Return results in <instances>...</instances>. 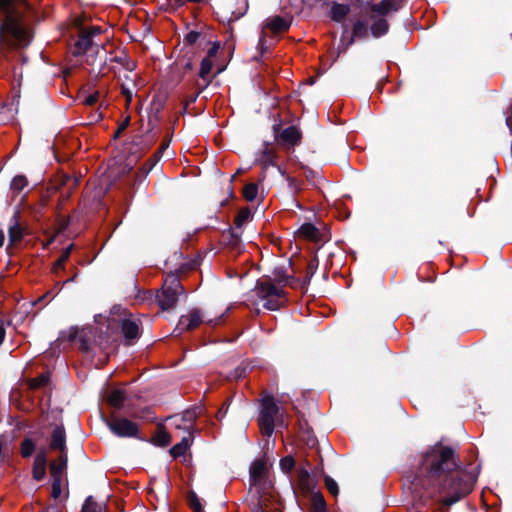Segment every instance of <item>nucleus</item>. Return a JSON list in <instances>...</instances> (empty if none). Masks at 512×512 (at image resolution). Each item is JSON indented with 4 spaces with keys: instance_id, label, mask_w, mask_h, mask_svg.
I'll return each mask as SVG.
<instances>
[{
    "instance_id": "nucleus-58",
    "label": "nucleus",
    "mask_w": 512,
    "mask_h": 512,
    "mask_svg": "<svg viewBox=\"0 0 512 512\" xmlns=\"http://www.w3.org/2000/svg\"><path fill=\"white\" fill-rule=\"evenodd\" d=\"M53 293V290L51 291H48L46 294H44L43 296H41L40 298H38L37 302L38 303H41L43 302L48 296L52 295Z\"/></svg>"
},
{
    "instance_id": "nucleus-37",
    "label": "nucleus",
    "mask_w": 512,
    "mask_h": 512,
    "mask_svg": "<svg viewBox=\"0 0 512 512\" xmlns=\"http://www.w3.org/2000/svg\"><path fill=\"white\" fill-rule=\"evenodd\" d=\"M201 412H202L201 407H193V408L187 409L183 412L182 420H183V422L189 424L188 427H191L193 422L197 419V417L200 415Z\"/></svg>"
},
{
    "instance_id": "nucleus-60",
    "label": "nucleus",
    "mask_w": 512,
    "mask_h": 512,
    "mask_svg": "<svg viewBox=\"0 0 512 512\" xmlns=\"http://www.w3.org/2000/svg\"><path fill=\"white\" fill-rule=\"evenodd\" d=\"M69 222H70V219H69V218H67V219L63 222V224L61 225V230H65V229L68 227Z\"/></svg>"
},
{
    "instance_id": "nucleus-19",
    "label": "nucleus",
    "mask_w": 512,
    "mask_h": 512,
    "mask_svg": "<svg viewBox=\"0 0 512 512\" xmlns=\"http://www.w3.org/2000/svg\"><path fill=\"white\" fill-rule=\"evenodd\" d=\"M27 384H28L29 389H31V390L50 388L51 372L45 371L35 378L28 379Z\"/></svg>"
},
{
    "instance_id": "nucleus-45",
    "label": "nucleus",
    "mask_w": 512,
    "mask_h": 512,
    "mask_svg": "<svg viewBox=\"0 0 512 512\" xmlns=\"http://www.w3.org/2000/svg\"><path fill=\"white\" fill-rule=\"evenodd\" d=\"M325 485H326V488L327 490L333 495V496H337L338 493H339V488H338V485L337 483L335 482L334 479H332L331 477L329 476H326L325 477Z\"/></svg>"
},
{
    "instance_id": "nucleus-57",
    "label": "nucleus",
    "mask_w": 512,
    "mask_h": 512,
    "mask_svg": "<svg viewBox=\"0 0 512 512\" xmlns=\"http://www.w3.org/2000/svg\"><path fill=\"white\" fill-rule=\"evenodd\" d=\"M5 336H6V330L4 327V322L2 320H0V346L4 342Z\"/></svg>"
},
{
    "instance_id": "nucleus-10",
    "label": "nucleus",
    "mask_w": 512,
    "mask_h": 512,
    "mask_svg": "<svg viewBox=\"0 0 512 512\" xmlns=\"http://www.w3.org/2000/svg\"><path fill=\"white\" fill-rule=\"evenodd\" d=\"M95 41L93 38L87 34V32H83L81 29L79 30L78 38L74 43L72 49V55L74 57H78L84 54H88L90 49L96 50Z\"/></svg>"
},
{
    "instance_id": "nucleus-11",
    "label": "nucleus",
    "mask_w": 512,
    "mask_h": 512,
    "mask_svg": "<svg viewBox=\"0 0 512 512\" xmlns=\"http://www.w3.org/2000/svg\"><path fill=\"white\" fill-rule=\"evenodd\" d=\"M49 447L51 450L59 451L60 454H68L66 431L63 425H57L52 430Z\"/></svg>"
},
{
    "instance_id": "nucleus-6",
    "label": "nucleus",
    "mask_w": 512,
    "mask_h": 512,
    "mask_svg": "<svg viewBox=\"0 0 512 512\" xmlns=\"http://www.w3.org/2000/svg\"><path fill=\"white\" fill-rule=\"evenodd\" d=\"M157 139V134L153 132L151 129L148 130L145 134H135L131 141H129L126 145V151L128 154L127 157V166L129 170L132 169L133 165L136 164L141 157L150 150V148L154 145Z\"/></svg>"
},
{
    "instance_id": "nucleus-55",
    "label": "nucleus",
    "mask_w": 512,
    "mask_h": 512,
    "mask_svg": "<svg viewBox=\"0 0 512 512\" xmlns=\"http://www.w3.org/2000/svg\"><path fill=\"white\" fill-rule=\"evenodd\" d=\"M169 145H170L169 138H166L161 142L159 148L156 150V151H161V157L163 156L164 151L169 147Z\"/></svg>"
},
{
    "instance_id": "nucleus-50",
    "label": "nucleus",
    "mask_w": 512,
    "mask_h": 512,
    "mask_svg": "<svg viewBox=\"0 0 512 512\" xmlns=\"http://www.w3.org/2000/svg\"><path fill=\"white\" fill-rule=\"evenodd\" d=\"M220 47H221V42L220 41H214L212 43V46L208 49L207 55L205 56V58H208V59L212 60L217 55Z\"/></svg>"
},
{
    "instance_id": "nucleus-14",
    "label": "nucleus",
    "mask_w": 512,
    "mask_h": 512,
    "mask_svg": "<svg viewBox=\"0 0 512 512\" xmlns=\"http://www.w3.org/2000/svg\"><path fill=\"white\" fill-rule=\"evenodd\" d=\"M68 467V454H59L58 458L51 461L49 464V471L52 480H63V476L67 472Z\"/></svg>"
},
{
    "instance_id": "nucleus-26",
    "label": "nucleus",
    "mask_w": 512,
    "mask_h": 512,
    "mask_svg": "<svg viewBox=\"0 0 512 512\" xmlns=\"http://www.w3.org/2000/svg\"><path fill=\"white\" fill-rule=\"evenodd\" d=\"M350 11V7L346 4L333 3L331 9L332 19L336 22L343 21Z\"/></svg>"
},
{
    "instance_id": "nucleus-54",
    "label": "nucleus",
    "mask_w": 512,
    "mask_h": 512,
    "mask_svg": "<svg viewBox=\"0 0 512 512\" xmlns=\"http://www.w3.org/2000/svg\"><path fill=\"white\" fill-rule=\"evenodd\" d=\"M39 512H61V509L58 506V504H51V505L43 508Z\"/></svg>"
},
{
    "instance_id": "nucleus-7",
    "label": "nucleus",
    "mask_w": 512,
    "mask_h": 512,
    "mask_svg": "<svg viewBox=\"0 0 512 512\" xmlns=\"http://www.w3.org/2000/svg\"><path fill=\"white\" fill-rule=\"evenodd\" d=\"M103 421L117 437L144 440V438L139 436L138 424L128 418L112 415L110 417H103Z\"/></svg>"
},
{
    "instance_id": "nucleus-20",
    "label": "nucleus",
    "mask_w": 512,
    "mask_h": 512,
    "mask_svg": "<svg viewBox=\"0 0 512 512\" xmlns=\"http://www.w3.org/2000/svg\"><path fill=\"white\" fill-rule=\"evenodd\" d=\"M126 393L121 389H114L107 397V403L115 410H121L126 402Z\"/></svg>"
},
{
    "instance_id": "nucleus-44",
    "label": "nucleus",
    "mask_w": 512,
    "mask_h": 512,
    "mask_svg": "<svg viewBox=\"0 0 512 512\" xmlns=\"http://www.w3.org/2000/svg\"><path fill=\"white\" fill-rule=\"evenodd\" d=\"M295 465V461L291 456H286L281 459L280 467L284 472H290Z\"/></svg>"
},
{
    "instance_id": "nucleus-56",
    "label": "nucleus",
    "mask_w": 512,
    "mask_h": 512,
    "mask_svg": "<svg viewBox=\"0 0 512 512\" xmlns=\"http://www.w3.org/2000/svg\"><path fill=\"white\" fill-rule=\"evenodd\" d=\"M121 93L125 96L127 102H131L132 92L124 85H122V87H121Z\"/></svg>"
},
{
    "instance_id": "nucleus-32",
    "label": "nucleus",
    "mask_w": 512,
    "mask_h": 512,
    "mask_svg": "<svg viewBox=\"0 0 512 512\" xmlns=\"http://www.w3.org/2000/svg\"><path fill=\"white\" fill-rule=\"evenodd\" d=\"M36 450V444L31 438H25L20 445V454L23 458H29Z\"/></svg>"
},
{
    "instance_id": "nucleus-12",
    "label": "nucleus",
    "mask_w": 512,
    "mask_h": 512,
    "mask_svg": "<svg viewBox=\"0 0 512 512\" xmlns=\"http://www.w3.org/2000/svg\"><path fill=\"white\" fill-rule=\"evenodd\" d=\"M24 237V229L20 224V213L16 211L13 216L10 218L9 228H8V239L9 245L7 249H9L12 245L17 244L22 241Z\"/></svg>"
},
{
    "instance_id": "nucleus-1",
    "label": "nucleus",
    "mask_w": 512,
    "mask_h": 512,
    "mask_svg": "<svg viewBox=\"0 0 512 512\" xmlns=\"http://www.w3.org/2000/svg\"><path fill=\"white\" fill-rule=\"evenodd\" d=\"M412 484L415 489H424L429 498L445 493L447 496L442 500L445 506L458 502L473 489V481L459 469L454 451L441 444L431 447L422 455Z\"/></svg>"
},
{
    "instance_id": "nucleus-63",
    "label": "nucleus",
    "mask_w": 512,
    "mask_h": 512,
    "mask_svg": "<svg viewBox=\"0 0 512 512\" xmlns=\"http://www.w3.org/2000/svg\"><path fill=\"white\" fill-rule=\"evenodd\" d=\"M222 71H224V67H223V66H222V67L218 66V67H217V71H216V73H215V76H216L217 74H220Z\"/></svg>"
},
{
    "instance_id": "nucleus-36",
    "label": "nucleus",
    "mask_w": 512,
    "mask_h": 512,
    "mask_svg": "<svg viewBox=\"0 0 512 512\" xmlns=\"http://www.w3.org/2000/svg\"><path fill=\"white\" fill-rule=\"evenodd\" d=\"M388 31V23L385 19L376 20L371 26V33L374 37H380Z\"/></svg>"
},
{
    "instance_id": "nucleus-17",
    "label": "nucleus",
    "mask_w": 512,
    "mask_h": 512,
    "mask_svg": "<svg viewBox=\"0 0 512 512\" xmlns=\"http://www.w3.org/2000/svg\"><path fill=\"white\" fill-rule=\"evenodd\" d=\"M243 252V245L239 234L231 232L229 237L226 236V259L231 256L235 259Z\"/></svg>"
},
{
    "instance_id": "nucleus-42",
    "label": "nucleus",
    "mask_w": 512,
    "mask_h": 512,
    "mask_svg": "<svg viewBox=\"0 0 512 512\" xmlns=\"http://www.w3.org/2000/svg\"><path fill=\"white\" fill-rule=\"evenodd\" d=\"M312 512H325V501L321 494H315L313 496Z\"/></svg>"
},
{
    "instance_id": "nucleus-31",
    "label": "nucleus",
    "mask_w": 512,
    "mask_h": 512,
    "mask_svg": "<svg viewBox=\"0 0 512 512\" xmlns=\"http://www.w3.org/2000/svg\"><path fill=\"white\" fill-rule=\"evenodd\" d=\"M213 67H214L213 60L204 57L200 64V70L198 73L199 77L202 80L207 81L210 77Z\"/></svg>"
},
{
    "instance_id": "nucleus-29",
    "label": "nucleus",
    "mask_w": 512,
    "mask_h": 512,
    "mask_svg": "<svg viewBox=\"0 0 512 512\" xmlns=\"http://www.w3.org/2000/svg\"><path fill=\"white\" fill-rule=\"evenodd\" d=\"M111 61L122 65L124 69L130 72L134 71L137 67L136 62L132 61L125 51L122 52V55L113 57Z\"/></svg>"
},
{
    "instance_id": "nucleus-35",
    "label": "nucleus",
    "mask_w": 512,
    "mask_h": 512,
    "mask_svg": "<svg viewBox=\"0 0 512 512\" xmlns=\"http://www.w3.org/2000/svg\"><path fill=\"white\" fill-rule=\"evenodd\" d=\"M353 38H366L368 36V26L365 21L357 20L353 25Z\"/></svg>"
},
{
    "instance_id": "nucleus-27",
    "label": "nucleus",
    "mask_w": 512,
    "mask_h": 512,
    "mask_svg": "<svg viewBox=\"0 0 512 512\" xmlns=\"http://www.w3.org/2000/svg\"><path fill=\"white\" fill-rule=\"evenodd\" d=\"M73 248H74V244H70L68 247H66L63 250L60 258L53 265L52 272L54 274L57 275L59 270H63L64 269L65 263L68 261Z\"/></svg>"
},
{
    "instance_id": "nucleus-30",
    "label": "nucleus",
    "mask_w": 512,
    "mask_h": 512,
    "mask_svg": "<svg viewBox=\"0 0 512 512\" xmlns=\"http://www.w3.org/2000/svg\"><path fill=\"white\" fill-rule=\"evenodd\" d=\"M187 504L193 512H205L200 498L193 490L187 494Z\"/></svg>"
},
{
    "instance_id": "nucleus-16",
    "label": "nucleus",
    "mask_w": 512,
    "mask_h": 512,
    "mask_svg": "<svg viewBox=\"0 0 512 512\" xmlns=\"http://www.w3.org/2000/svg\"><path fill=\"white\" fill-rule=\"evenodd\" d=\"M47 455L45 450L39 451L33 462L32 477L36 481H42L46 475Z\"/></svg>"
},
{
    "instance_id": "nucleus-13",
    "label": "nucleus",
    "mask_w": 512,
    "mask_h": 512,
    "mask_svg": "<svg viewBox=\"0 0 512 512\" xmlns=\"http://www.w3.org/2000/svg\"><path fill=\"white\" fill-rule=\"evenodd\" d=\"M120 328L128 345H131L140 337L139 325L135 320L122 319L120 322Z\"/></svg>"
},
{
    "instance_id": "nucleus-39",
    "label": "nucleus",
    "mask_w": 512,
    "mask_h": 512,
    "mask_svg": "<svg viewBox=\"0 0 512 512\" xmlns=\"http://www.w3.org/2000/svg\"><path fill=\"white\" fill-rule=\"evenodd\" d=\"M243 197L247 201H253L256 199L258 194V187L255 183H248L242 189Z\"/></svg>"
},
{
    "instance_id": "nucleus-62",
    "label": "nucleus",
    "mask_w": 512,
    "mask_h": 512,
    "mask_svg": "<svg viewBox=\"0 0 512 512\" xmlns=\"http://www.w3.org/2000/svg\"><path fill=\"white\" fill-rule=\"evenodd\" d=\"M76 277H77V272L73 276H70L69 279L65 280L64 283L73 282V281H75Z\"/></svg>"
},
{
    "instance_id": "nucleus-5",
    "label": "nucleus",
    "mask_w": 512,
    "mask_h": 512,
    "mask_svg": "<svg viewBox=\"0 0 512 512\" xmlns=\"http://www.w3.org/2000/svg\"><path fill=\"white\" fill-rule=\"evenodd\" d=\"M252 293L268 310H278L286 303L283 290L269 279H260Z\"/></svg>"
},
{
    "instance_id": "nucleus-24",
    "label": "nucleus",
    "mask_w": 512,
    "mask_h": 512,
    "mask_svg": "<svg viewBox=\"0 0 512 512\" xmlns=\"http://www.w3.org/2000/svg\"><path fill=\"white\" fill-rule=\"evenodd\" d=\"M80 512H108L106 503H98L93 496H88Z\"/></svg>"
},
{
    "instance_id": "nucleus-41",
    "label": "nucleus",
    "mask_w": 512,
    "mask_h": 512,
    "mask_svg": "<svg viewBox=\"0 0 512 512\" xmlns=\"http://www.w3.org/2000/svg\"><path fill=\"white\" fill-rule=\"evenodd\" d=\"M393 3L390 0H383L371 6V10L380 15L387 14L392 9Z\"/></svg>"
},
{
    "instance_id": "nucleus-2",
    "label": "nucleus",
    "mask_w": 512,
    "mask_h": 512,
    "mask_svg": "<svg viewBox=\"0 0 512 512\" xmlns=\"http://www.w3.org/2000/svg\"><path fill=\"white\" fill-rule=\"evenodd\" d=\"M270 464L265 457L256 459L250 466L251 489L257 494L255 512H282V503L269 478Z\"/></svg>"
},
{
    "instance_id": "nucleus-53",
    "label": "nucleus",
    "mask_w": 512,
    "mask_h": 512,
    "mask_svg": "<svg viewBox=\"0 0 512 512\" xmlns=\"http://www.w3.org/2000/svg\"><path fill=\"white\" fill-rule=\"evenodd\" d=\"M98 98H99V92H95L93 94H90L89 96H87L85 98L84 104L88 105V106H93V105H95L97 103Z\"/></svg>"
},
{
    "instance_id": "nucleus-46",
    "label": "nucleus",
    "mask_w": 512,
    "mask_h": 512,
    "mask_svg": "<svg viewBox=\"0 0 512 512\" xmlns=\"http://www.w3.org/2000/svg\"><path fill=\"white\" fill-rule=\"evenodd\" d=\"M200 36H201V33L197 32V31H190L184 37V40H183L184 44L185 45H194Z\"/></svg>"
},
{
    "instance_id": "nucleus-9",
    "label": "nucleus",
    "mask_w": 512,
    "mask_h": 512,
    "mask_svg": "<svg viewBox=\"0 0 512 512\" xmlns=\"http://www.w3.org/2000/svg\"><path fill=\"white\" fill-rule=\"evenodd\" d=\"M202 323V315L198 309L191 310L187 315H182L178 321L174 332L178 335L185 331H192Z\"/></svg>"
},
{
    "instance_id": "nucleus-15",
    "label": "nucleus",
    "mask_w": 512,
    "mask_h": 512,
    "mask_svg": "<svg viewBox=\"0 0 512 512\" xmlns=\"http://www.w3.org/2000/svg\"><path fill=\"white\" fill-rule=\"evenodd\" d=\"M70 342H78L79 349L84 353H89L91 351V338L87 332L84 330H78L77 328H71L69 331Z\"/></svg>"
},
{
    "instance_id": "nucleus-52",
    "label": "nucleus",
    "mask_w": 512,
    "mask_h": 512,
    "mask_svg": "<svg viewBox=\"0 0 512 512\" xmlns=\"http://www.w3.org/2000/svg\"><path fill=\"white\" fill-rule=\"evenodd\" d=\"M207 4L214 10L215 14H219V11L224 7V0H207Z\"/></svg>"
},
{
    "instance_id": "nucleus-59",
    "label": "nucleus",
    "mask_w": 512,
    "mask_h": 512,
    "mask_svg": "<svg viewBox=\"0 0 512 512\" xmlns=\"http://www.w3.org/2000/svg\"><path fill=\"white\" fill-rule=\"evenodd\" d=\"M4 241H5V234H4V232L1 230V231H0V247H2V246H3Z\"/></svg>"
},
{
    "instance_id": "nucleus-21",
    "label": "nucleus",
    "mask_w": 512,
    "mask_h": 512,
    "mask_svg": "<svg viewBox=\"0 0 512 512\" xmlns=\"http://www.w3.org/2000/svg\"><path fill=\"white\" fill-rule=\"evenodd\" d=\"M264 28L271 30L273 33H279L286 31L289 28V23L280 16H273L265 21Z\"/></svg>"
},
{
    "instance_id": "nucleus-3",
    "label": "nucleus",
    "mask_w": 512,
    "mask_h": 512,
    "mask_svg": "<svg viewBox=\"0 0 512 512\" xmlns=\"http://www.w3.org/2000/svg\"><path fill=\"white\" fill-rule=\"evenodd\" d=\"M15 2L29 6L26 0H0V13L4 15V19L0 21V44L7 41L5 34H9L19 45L26 46L31 41L32 32Z\"/></svg>"
},
{
    "instance_id": "nucleus-33",
    "label": "nucleus",
    "mask_w": 512,
    "mask_h": 512,
    "mask_svg": "<svg viewBox=\"0 0 512 512\" xmlns=\"http://www.w3.org/2000/svg\"><path fill=\"white\" fill-rule=\"evenodd\" d=\"M129 415L135 419H142L145 421H153L155 419L154 412L150 407H144L140 410L129 412Z\"/></svg>"
},
{
    "instance_id": "nucleus-4",
    "label": "nucleus",
    "mask_w": 512,
    "mask_h": 512,
    "mask_svg": "<svg viewBox=\"0 0 512 512\" xmlns=\"http://www.w3.org/2000/svg\"><path fill=\"white\" fill-rule=\"evenodd\" d=\"M191 268V265L185 263L166 275L162 287L156 291L155 296L156 303L161 310H171L176 306L179 296L185 292L180 277Z\"/></svg>"
},
{
    "instance_id": "nucleus-40",
    "label": "nucleus",
    "mask_w": 512,
    "mask_h": 512,
    "mask_svg": "<svg viewBox=\"0 0 512 512\" xmlns=\"http://www.w3.org/2000/svg\"><path fill=\"white\" fill-rule=\"evenodd\" d=\"M161 158V151H155L154 154L144 163L142 167L143 174L147 175Z\"/></svg>"
},
{
    "instance_id": "nucleus-43",
    "label": "nucleus",
    "mask_w": 512,
    "mask_h": 512,
    "mask_svg": "<svg viewBox=\"0 0 512 512\" xmlns=\"http://www.w3.org/2000/svg\"><path fill=\"white\" fill-rule=\"evenodd\" d=\"M95 46L97 47L96 50L94 49H90V51L88 52V54H85L87 56V63L88 64H94L99 52H100V49H105V44H99V43H95Z\"/></svg>"
},
{
    "instance_id": "nucleus-23",
    "label": "nucleus",
    "mask_w": 512,
    "mask_h": 512,
    "mask_svg": "<svg viewBox=\"0 0 512 512\" xmlns=\"http://www.w3.org/2000/svg\"><path fill=\"white\" fill-rule=\"evenodd\" d=\"M171 435L166 431L165 427L160 424L157 427L156 433L151 442L155 446L167 447L171 443Z\"/></svg>"
},
{
    "instance_id": "nucleus-25",
    "label": "nucleus",
    "mask_w": 512,
    "mask_h": 512,
    "mask_svg": "<svg viewBox=\"0 0 512 512\" xmlns=\"http://www.w3.org/2000/svg\"><path fill=\"white\" fill-rule=\"evenodd\" d=\"M298 234L300 237L314 242L319 241L320 237L319 230L310 223L303 224L298 230Z\"/></svg>"
},
{
    "instance_id": "nucleus-48",
    "label": "nucleus",
    "mask_w": 512,
    "mask_h": 512,
    "mask_svg": "<svg viewBox=\"0 0 512 512\" xmlns=\"http://www.w3.org/2000/svg\"><path fill=\"white\" fill-rule=\"evenodd\" d=\"M187 2H194V3H206L207 0H170V6L172 9H179L180 7L184 6Z\"/></svg>"
},
{
    "instance_id": "nucleus-22",
    "label": "nucleus",
    "mask_w": 512,
    "mask_h": 512,
    "mask_svg": "<svg viewBox=\"0 0 512 512\" xmlns=\"http://www.w3.org/2000/svg\"><path fill=\"white\" fill-rule=\"evenodd\" d=\"M70 185L69 190L67 192H62L60 195V204H63L67 201L72 193V190L78 185V180L73 179L70 175L64 174L60 177L59 185L55 187L56 190H59L63 186Z\"/></svg>"
},
{
    "instance_id": "nucleus-38",
    "label": "nucleus",
    "mask_w": 512,
    "mask_h": 512,
    "mask_svg": "<svg viewBox=\"0 0 512 512\" xmlns=\"http://www.w3.org/2000/svg\"><path fill=\"white\" fill-rule=\"evenodd\" d=\"M28 186V180L24 175H16L11 182V189L16 193H20Z\"/></svg>"
},
{
    "instance_id": "nucleus-64",
    "label": "nucleus",
    "mask_w": 512,
    "mask_h": 512,
    "mask_svg": "<svg viewBox=\"0 0 512 512\" xmlns=\"http://www.w3.org/2000/svg\"><path fill=\"white\" fill-rule=\"evenodd\" d=\"M221 141H222V138H221V136H220V135L215 137V142H216L218 145H220Z\"/></svg>"
},
{
    "instance_id": "nucleus-51",
    "label": "nucleus",
    "mask_w": 512,
    "mask_h": 512,
    "mask_svg": "<svg viewBox=\"0 0 512 512\" xmlns=\"http://www.w3.org/2000/svg\"><path fill=\"white\" fill-rule=\"evenodd\" d=\"M83 32H87L91 38L94 39V37L99 36L103 33V30L100 26H91V27H85L81 28Z\"/></svg>"
},
{
    "instance_id": "nucleus-28",
    "label": "nucleus",
    "mask_w": 512,
    "mask_h": 512,
    "mask_svg": "<svg viewBox=\"0 0 512 512\" xmlns=\"http://www.w3.org/2000/svg\"><path fill=\"white\" fill-rule=\"evenodd\" d=\"M189 445V439L187 437H183L180 442L175 444L169 450V453L174 459H177L178 457L185 455L187 449L189 448Z\"/></svg>"
},
{
    "instance_id": "nucleus-47",
    "label": "nucleus",
    "mask_w": 512,
    "mask_h": 512,
    "mask_svg": "<svg viewBox=\"0 0 512 512\" xmlns=\"http://www.w3.org/2000/svg\"><path fill=\"white\" fill-rule=\"evenodd\" d=\"M62 481L61 480H52V491H51V497L53 499H58L61 496L62 489H61Z\"/></svg>"
},
{
    "instance_id": "nucleus-34",
    "label": "nucleus",
    "mask_w": 512,
    "mask_h": 512,
    "mask_svg": "<svg viewBox=\"0 0 512 512\" xmlns=\"http://www.w3.org/2000/svg\"><path fill=\"white\" fill-rule=\"evenodd\" d=\"M251 218V210L248 207L241 208L234 219L236 229L241 228Z\"/></svg>"
},
{
    "instance_id": "nucleus-18",
    "label": "nucleus",
    "mask_w": 512,
    "mask_h": 512,
    "mask_svg": "<svg viewBox=\"0 0 512 512\" xmlns=\"http://www.w3.org/2000/svg\"><path fill=\"white\" fill-rule=\"evenodd\" d=\"M279 140L287 146H294L300 142L301 133L296 127L290 126L281 132Z\"/></svg>"
},
{
    "instance_id": "nucleus-61",
    "label": "nucleus",
    "mask_w": 512,
    "mask_h": 512,
    "mask_svg": "<svg viewBox=\"0 0 512 512\" xmlns=\"http://www.w3.org/2000/svg\"><path fill=\"white\" fill-rule=\"evenodd\" d=\"M65 284H66V283H64V282H57V283L55 284V288H56L58 291H60V290L63 288V286H64Z\"/></svg>"
},
{
    "instance_id": "nucleus-8",
    "label": "nucleus",
    "mask_w": 512,
    "mask_h": 512,
    "mask_svg": "<svg viewBox=\"0 0 512 512\" xmlns=\"http://www.w3.org/2000/svg\"><path fill=\"white\" fill-rule=\"evenodd\" d=\"M278 413V407L272 397H265L262 400L261 411L258 418V424L262 434L270 436L274 431L275 416Z\"/></svg>"
},
{
    "instance_id": "nucleus-49",
    "label": "nucleus",
    "mask_w": 512,
    "mask_h": 512,
    "mask_svg": "<svg viewBox=\"0 0 512 512\" xmlns=\"http://www.w3.org/2000/svg\"><path fill=\"white\" fill-rule=\"evenodd\" d=\"M130 125V116L125 117V119L121 122V124L118 126L117 130L114 133L113 138H119L121 134L128 128Z\"/></svg>"
}]
</instances>
